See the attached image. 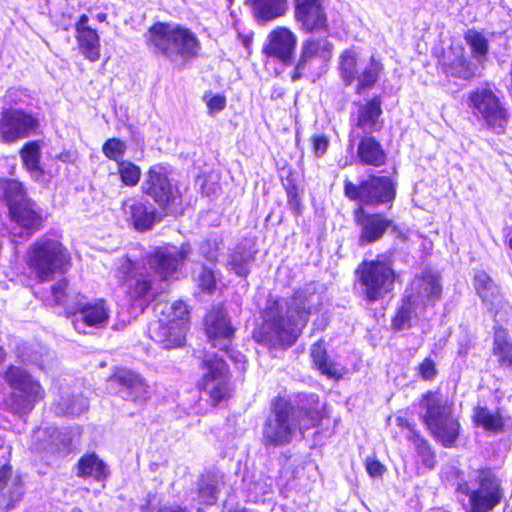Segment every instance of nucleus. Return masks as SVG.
Wrapping results in <instances>:
<instances>
[{"mask_svg":"<svg viewBox=\"0 0 512 512\" xmlns=\"http://www.w3.org/2000/svg\"><path fill=\"white\" fill-rule=\"evenodd\" d=\"M143 193L150 196L161 208H167L178 197V190L171 184L164 167H151L142 182Z\"/></svg>","mask_w":512,"mask_h":512,"instance_id":"obj_12","label":"nucleus"},{"mask_svg":"<svg viewBox=\"0 0 512 512\" xmlns=\"http://www.w3.org/2000/svg\"><path fill=\"white\" fill-rule=\"evenodd\" d=\"M357 156L364 165L379 167L386 161V154L380 142L374 137H363L357 147Z\"/></svg>","mask_w":512,"mask_h":512,"instance_id":"obj_32","label":"nucleus"},{"mask_svg":"<svg viewBox=\"0 0 512 512\" xmlns=\"http://www.w3.org/2000/svg\"><path fill=\"white\" fill-rule=\"evenodd\" d=\"M206 104L209 114L214 115L225 108L226 99L222 95H214L207 100Z\"/></svg>","mask_w":512,"mask_h":512,"instance_id":"obj_56","label":"nucleus"},{"mask_svg":"<svg viewBox=\"0 0 512 512\" xmlns=\"http://www.w3.org/2000/svg\"><path fill=\"white\" fill-rule=\"evenodd\" d=\"M109 383L124 400L142 404L149 398L148 385L144 379L130 370L117 371L110 377Z\"/></svg>","mask_w":512,"mask_h":512,"instance_id":"obj_17","label":"nucleus"},{"mask_svg":"<svg viewBox=\"0 0 512 512\" xmlns=\"http://www.w3.org/2000/svg\"><path fill=\"white\" fill-rule=\"evenodd\" d=\"M418 374L423 380H434L437 375L435 362L429 357L425 358L418 366Z\"/></svg>","mask_w":512,"mask_h":512,"instance_id":"obj_54","label":"nucleus"},{"mask_svg":"<svg viewBox=\"0 0 512 512\" xmlns=\"http://www.w3.org/2000/svg\"><path fill=\"white\" fill-rule=\"evenodd\" d=\"M181 323L177 325L170 320L159 319L151 324V338L166 349L181 346L187 331L186 326Z\"/></svg>","mask_w":512,"mask_h":512,"instance_id":"obj_25","label":"nucleus"},{"mask_svg":"<svg viewBox=\"0 0 512 512\" xmlns=\"http://www.w3.org/2000/svg\"><path fill=\"white\" fill-rule=\"evenodd\" d=\"M205 331L213 347L228 351L234 337V329L222 307H215L206 315Z\"/></svg>","mask_w":512,"mask_h":512,"instance_id":"obj_20","label":"nucleus"},{"mask_svg":"<svg viewBox=\"0 0 512 512\" xmlns=\"http://www.w3.org/2000/svg\"><path fill=\"white\" fill-rule=\"evenodd\" d=\"M474 113L479 114L490 127H503L506 112L501 107L498 98L488 89H478L469 96Z\"/></svg>","mask_w":512,"mask_h":512,"instance_id":"obj_19","label":"nucleus"},{"mask_svg":"<svg viewBox=\"0 0 512 512\" xmlns=\"http://www.w3.org/2000/svg\"><path fill=\"white\" fill-rule=\"evenodd\" d=\"M344 195L362 205L378 206L394 200L395 185L390 177L370 175L358 185L349 179L344 181Z\"/></svg>","mask_w":512,"mask_h":512,"instance_id":"obj_7","label":"nucleus"},{"mask_svg":"<svg viewBox=\"0 0 512 512\" xmlns=\"http://www.w3.org/2000/svg\"><path fill=\"white\" fill-rule=\"evenodd\" d=\"M311 404L301 406L298 410L283 398L272 403L271 412L266 418L262 429V443L266 447H280L292 442L297 431L317 426L322 420V412L318 407V397L310 396Z\"/></svg>","mask_w":512,"mask_h":512,"instance_id":"obj_2","label":"nucleus"},{"mask_svg":"<svg viewBox=\"0 0 512 512\" xmlns=\"http://www.w3.org/2000/svg\"><path fill=\"white\" fill-rule=\"evenodd\" d=\"M38 128V120L21 109L5 108L0 115V140L14 143L27 138Z\"/></svg>","mask_w":512,"mask_h":512,"instance_id":"obj_11","label":"nucleus"},{"mask_svg":"<svg viewBox=\"0 0 512 512\" xmlns=\"http://www.w3.org/2000/svg\"><path fill=\"white\" fill-rule=\"evenodd\" d=\"M408 438L412 441L415 451L421 458L422 463L429 469L434 468L436 464V456L429 443L416 432H412V435Z\"/></svg>","mask_w":512,"mask_h":512,"instance_id":"obj_45","label":"nucleus"},{"mask_svg":"<svg viewBox=\"0 0 512 512\" xmlns=\"http://www.w3.org/2000/svg\"><path fill=\"white\" fill-rule=\"evenodd\" d=\"M493 352L501 365L512 368V343L507 341L503 332L495 334Z\"/></svg>","mask_w":512,"mask_h":512,"instance_id":"obj_47","label":"nucleus"},{"mask_svg":"<svg viewBox=\"0 0 512 512\" xmlns=\"http://www.w3.org/2000/svg\"><path fill=\"white\" fill-rule=\"evenodd\" d=\"M122 208L125 215L129 217L133 227L138 231L150 230L156 221L155 210H148L144 203L135 198L125 200Z\"/></svg>","mask_w":512,"mask_h":512,"instance_id":"obj_29","label":"nucleus"},{"mask_svg":"<svg viewBox=\"0 0 512 512\" xmlns=\"http://www.w3.org/2000/svg\"><path fill=\"white\" fill-rule=\"evenodd\" d=\"M421 418L436 441L453 447L459 438L461 425L453 414L452 405L439 393L428 391L420 400Z\"/></svg>","mask_w":512,"mask_h":512,"instance_id":"obj_4","label":"nucleus"},{"mask_svg":"<svg viewBox=\"0 0 512 512\" xmlns=\"http://www.w3.org/2000/svg\"><path fill=\"white\" fill-rule=\"evenodd\" d=\"M80 53L89 61L96 62L100 58V37L95 29L76 33Z\"/></svg>","mask_w":512,"mask_h":512,"instance_id":"obj_34","label":"nucleus"},{"mask_svg":"<svg viewBox=\"0 0 512 512\" xmlns=\"http://www.w3.org/2000/svg\"><path fill=\"white\" fill-rule=\"evenodd\" d=\"M14 226L11 228L13 242H18L17 238L26 240L35 231H37L43 222L41 212L32 201L22 202L19 206L12 208L9 212Z\"/></svg>","mask_w":512,"mask_h":512,"instance_id":"obj_15","label":"nucleus"},{"mask_svg":"<svg viewBox=\"0 0 512 512\" xmlns=\"http://www.w3.org/2000/svg\"><path fill=\"white\" fill-rule=\"evenodd\" d=\"M77 469L78 476L93 477L97 481L105 479L108 475L106 464L95 453L82 456L78 461Z\"/></svg>","mask_w":512,"mask_h":512,"instance_id":"obj_33","label":"nucleus"},{"mask_svg":"<svg viewBox=\"0 0 512 512\" xmlns=\"http://www.w3.org/2000/svg\"><path fill=\"white\" fill-rule=\"evenodd\" d=\"M21 93L17 89H9L3 97V102L6 105L12 106L20 102Z\"/></svg>","mask_w":512,"mask_h":512,"instance_id":"obj_59","label":"nucleus"},{"mask_svg":"<svg viewBox=\"0 0 512 512\" xmlns=\"http://www.w3.org/2000/svg\"><path fill=\"white\" fill-rule=\"evenodd\" d=\"M354 220L360 229V245H368L380 240L393 225V221L383 214L368 213L362 206L354 210Z\"/></svg>","mask_w":512,"mask_h":512,"instance_id":"obj_16","label":"nucleus"},{"mask_svg":"<svg viewBox=\"0 0 512 512\" xmlns=\"http://www.w3.org/2000/svg\"><path fill=\"white\" fill-rule=\"evenodd\" d=\"M118 173L126 186H135L141 176L140 168L130 161H121L118 164Z\"/></svg>","mask_w":512,"mask_h":512,"instance_id":"obj_48","label":"nucleus"},{"mask_svg":"<svg viewBox=\"0 0 512 512\" xmlns=\"http://www.w3.org/2000/svg\"><path fill=\"white\" fill-rule=\"evenodd\" d=\"M441 69L447 76L471 80L477 75L478 67L466 59L462 48H451L443 57Z\"/></svg>","mask_w":512,"mask_h":512,"instance_id":"obj_26","label":"nucleus"},{"mask_svg":"<svg viewBox=\"0 0 512 512\" xmlns=\"http://www.w3.org/2000/svg\"><path fill=\"white\" fill-rule=\"evenodd\" d=\"M108 310L104 300L93 303H77L76 310L72 313V324L79 333H86V327L101 328L107 324Z\"/></svg>","mask_w":512,"mask_h":512,"instance_id":"obj_22","label":"nucleus"},{"mask_svg":"<svg viewBox=\"0 0 512 512\" xmlns=\"http://www.w3.org/2000/svg\"><path fill=\"white\" fill-rule=\"evenodd\" d=\"M466 43L469 45L474 58L481 61L486 57L489 45L486 37L475 29H468L464 35Z\"/></svg>","mask_w":512,"mask_h":512,"instance_id":"obj_44","label":"nucleus"},{"mask_svg":"<svg viewBox=\"0 0 512 512\" xmlns=\"http://www.w3.org/2000/svg\"><path fill=\"white\" fill-rule=\"evenodd\" d=\"M358 57L356 52L345 50L340 55L339 70L340 75L346 85H351L356 81L358 75Z\"/></svg>","mask_w":512,"mask_h":512,"instance_id":"obj_41","label":"nucleus"},{"mask_svg":"<svg viewBox=\"0 0 512 512\" xmlns=\"http://www.w3.org/2000/svg\"><path fill=\"white\" fill-rule=\"evenodd\" d=\"M309 67L310 66H304L302 69H299V62H298L296 67H295V72H294V74L292 76V80L293 81L298 80L304 74L306 69L309 68Z\"/></svg>","mask_w":512,"mask_h":512,"instance_id":"obj_64","label":"nucleus"},{"mask_svg":"<svg viewBox=\"0 0 512 512\" xmlns=\"http://www.w3.org/2000/svg\"><path fill=\"white\" fill-rule=\"evenodd\" d=\"M4 380L15 391L6 402L14 414H28L45 397V390L39 381L21 367L10 365L4 373Z\"/></svg>","mask_w":512,"mask_h":512,"instance_id":"obj_6","label":"nucleus"},{"mask_svg":"<svg viewBox=\"0 0 512 512\" xmlns=\"http://www.w3.org/2000/svg\"><path fill=\"white\" fill-rule=\"evenodd\" d=\"M296 43L297 38L291 30L286 27H277L269 33L264 52L269 57L276 58L284 64H290L294 56Z\"/></svg>","mask_w":512,"mask_h":512,"instance_id":"obj_24","label":"nucleus"},{"mask_svg":"<svg viewBox=\"0 0 512 512\" xmlns=\"http://www.w3.org/2000/svg\"><path fill=\"white\" fill-rule=\"evenodd\" d=\"M382 70V64L374 57H371L370 61L362 68L361 72H358L356 78L358 81L356 92L361 94L364 90L373 88Z\"/></svg>","mask_w":512,"mask_h":512,"instance_id":"obj_36","label":"nucleus"},{"mask_svg":"<svg viewBox=\"0 0 512 512\" xmlns=\"http://www.w3.org/2000/svg\"><path fill=\"white\" fill-rule=\"evenodd\" d=\"M333 45L326 38L309 37L301 47V55L299 58V69L304 66H312L315 62L324 64L330 60L332 56Z\"/></svg>","mask_w":512,"mask_h":512,"instance_id":"obj_27","label":"nucleus"},{"mask_svg":"<svg viewBox=\"0 0 512 512\" xmlns=\"http://www.w3.org/2000/svg\"><path fill=\"white\" fill-rule=\"evenodd\" d=\"M420 307H416L405 296L403 305L399 308L397 314L393 319V326L397 330L409 328L411 326V319L420 313Z\"/></svg>","mask_w":512,"mask_h":512,"instance_id":"obj_46","label":"nucleus"},{"mask_svg":"<svg viewBox=\"0 0 512 512\" xmlns=\"http://www.w3.org/2000/svg\"><path fill=\"white\" fill-rule=\"evenodd\" d=\"M295 18L306 32L327 31L322 0H295Z\"/></svg>","mask_w":512,"mask_h":512,"instance_id":"obj_23","label":"nucleus"},{"mask_svg":"<svg viewBox=\"0 0 512 512\" xmlns=\"http://www.w3.org/2000/svg\"><path fill=\"white\" fill-rule=\"evenodd\" d=\"M311 357L322 374L328 377H337L340 375L337 365L328 360L326 349L321 342H317L312 346Z\"/></svg>","mask_w":512,"mask_h":512,"instance_id":"obj_43","label":"nucleus"},{"mask_svg":"<svg viewBox=\"0 0 512 512\" xmlns=\"http://www.w3.org/2000/svg\"><path fill=\"white\" fill-rule=\"evenodd\" d=\"M321 303L322 296L312 284L289 299H269L262 313L263 322L253 331L254 340L270 347L293 345Z\"/></svg>","mask_w":512,"mask_h":512,"instance_id":"obj_1","label":"nucleus"},{"mask_svg":"<svg viewBox=\"0 0 512 512\" xmlns=\"http://www.w3.org/2000/svg\"><path fill=\"white\" fill-rule=\"evenodd\" d=\"M357 273L363 293L370 302L384 298L394 287L395 272L389 261H365L358 267Z\"/></svg>","mask_w":512,"mask_h":512,"instance_id":"obj_8","label":"nucleus"},{"mask_svg":"<svg viewBox=\"0 0 512 512\" xmlns=\"http://www.w3.org/2000/svg\"><path fill=\"white\" fill-rule=\"evenodd\" d=\"M127 146L124 141L118 138H110L108 139L102 147L103 154L119 164V162L124 161L123 156L126 152Z\"/></svg>","mask_w":512,"mask_h":512,"instance_id":"obj_49","label":"nucleus"},{"mask_svg":"<svg viewBox=\"0 0 512 512\" xmlns=\"http://www.w3.org/2000/svg\"><path fill=\"white\" fill-rule=\"evenodd\" d=\"M24 482L21 474L11 465L0 467V509L9 511L16 507L24 496Z\"/></svg>","mask_w":512,"mask_h":512,"instance_id":"obj_21","label":"nucleus"},{"mask_svg":"<svg viewBox=\"0 0 512 512\" xmlns=\"http://www.w3.org/2000/svg\"><path fill=\"white\" fill-rule=\"evenodd\" d=\"M220 476L214 472H206L198 480V496L204 504L216 503L219 492Z\"/></svg>","mask_w":512,"mask_h":512,"instance_id":"obj_35","label":"nucleus"},{"mask_svg":"<svg viewBox=\"0 0 512 512\" xmlns=\"http://www.w3.org/2000/svg\"><path fill=\"white\" fill-rule=\"evenodd\" d=\"M166 320L172 321V323L179 324V322H182L181 325L186 326V329H188V321H189V312L187 310V306L182 301H176L169 307V313Z\"/></svg>","mask_w":512,"mask_h":512,"instance_id":"obj_51","label":"nucleus"},{"mask_svg":"<svg viewBox=\"0 0 512 512\" xmlns=\"http://www.w3.org/2000/svg\"><path fill=\"white\" fill-rule=\"evenodd\" d=\"M128 257H122L116 268V278L126 287V294L131 305L141 312L150 301L152 281L150 275L143 272Z\"/></svg>","mask_w":512,"mask_h":512,"instance_id":"obj_9","label":"nucleus"},{"mask_svg":"<svg viewBox=\"0 0 512 512\" xmlns=\"http://www.w3.org/2000/svg\"><path fill=\"white\" fill-rule=\"evenodd\" d=\"M203 363L206 368V373L202 380L203 389L216 404L223 400L229 392L228 367L217 356L206 358Z\"/></svg>","mask_w":512,"mask_h":512,"instance_id":"obj_14","label":"nucleus"},{"mask_svg":"<svg viewBox=\"0 0 512 512\" xmlns=\"http://www.w3.org/2000/svg\"><path fill=\"white\" fill-rule=\"evenodd\" d=\"M254 262V255L244 247H237L230 255L228 266L236 275L246 277Z\"/></svg>","mask_w":512,"mask_h":512,"instance_id":"obj_38","label":"nucleus"},{"mask_svg":"<svg viewBox=\"0 0 512 512\" xmlns=\"http://www.w3.org/2000/svg\"><path fill=\"white\" fill-rule=\"evenodd\" d=\"M3 198L9 208V212L12 208H15L22 204V202H26L31 200L26 193V189L23 184L17 180H6L2 184Z\"/></svg>","mask_w":512,"mask_h":512,"instance_id":"obj_39","label":"nucleus"},{"mask_svg":"<svg viewBox=\"0 0 512 512\" xmlns=\"http://www.w3.org/2000/svg\"><path fill=\"white\" fill-rule=\"evenodd\" d=\"M21 159L25 168L30 172L34 179H39L43 170L40 167V147L35 141L25 144L20 152Z\"/></svg>","mask_w":512,"mask_h":512,"instance_id":"obj_37","label":"nucleus"},{"mask_svg":"<svg viewBox=\"0 0 512 512\" xmlns=\"http://www.w3.org/2000/svg\"><path fill=\"white\" fill-rule=\"evenodd\" d=\"M259 23L271 22L285 15L288 0H246Z\"/></svg>","mask_w":512,"mask_h":512,"instance_id":"obj_30","label":"nucleus"},{"mask_svg":"<svg viewBox=\"0 0 512 512\" xmlns=\"http://www.w3.org/2000/svg\"><path fill=\"white\" fill-rule=\"evenodd\" d=\"M88 21H89L88 16L86 14H82L75 24V32L79 33L80 31H86V30L92 29L91 27H89L87 25Z\"/></svg>","mask_w":512,"mask_h":512,"instance_id":"obj_60","label":"nucleus"},{"mask_svg":"<svg viewBox=\"0 0 512 512\" xmlns=\"http://www.w3.org/2000/svg\"><path fill=\"white\" fill-rule=\"evenodd\" d=\"M28 266L40 281L66 273L71 266L68 250L57 240L42 237L28 251Z\"/></svg>","mask_w":512,"mask_h":512,"instance_id":"obj_5","label":"nucleus"},{"mask_svg":"<svg viewBox=\"0 0 512 512\" xmlns=\"http://www.w3.org/2000/svg\"><path fill=\"white\" fill-rule=\"evenodd\" d=\"M199 287L203 291L211 292L215 288V277L211 269L202 266L196 276Z\"/></svg>","mask_w":512,"mask_h":512,"instance_id":"obj_52","label":"nucleus"},{"mask_svg":"<svg viewBox=\"0 0 512 512\" xmlns=\"http://www.w3.org/2000/svg\"><path fill=\"white\" fill-rule=\"evenodd\" d=\"M190 253L189 244L158 247L148 257V264L162 279H167L177 271Z\"/></svg>","mask_w":512,"mask_h":512,"instance_id":"obj_13","label":"nucleus"},{"mask_svg":"<svg viewBox=\"0 0 512 512\" xmlns=\"http://www.w3.org/2000/svg\"><path fill=\"white\" fill-rule=\"evenodd\" d=\"M365 466L368 474L372 477H379L386 471L385 466L374 458H367Z\"/></svg>","mask_w":512,"mask_h":512,"instance_id":"obj_57","label":"nucleus"},{"mask_svg":"<svg viewBox=\"0 0 512 512\" xmlns=\"http://www.w3.org/2000/svg\"><path fill=\"white\" fill-rule=\"evenodd\" d=\"M473 421L477 426L491 432H499L503 428L501 415L490 411L487 407H476L473 413Z\"/></svg>","mask_w":512,"mask_h":512,"instance_id":"obj_40","label":"nucleus"},{"mask_svg":"<svg viewBox=\"0 0 512 512\" xmlns=\"http://www.w3.org/2000/svg\"><path fill=\"white\" fill-rule=\"evenodd\" d=\"M68 288L67 279L63 278L51 286V296L56 305H65L66 291Z\"/></svg>","mask_w":512,"mask_h":512,"instance_id":"obj_53","label":"nucleus"},{"mask_svg":"<svg viewBox=\"0 0 512 512\" xmlns=\"http://www.w3.org/2000/svg\"><path fill=\"white\" fill-rule=\"evenodd\" d=\"M157 512H190L186 507L178 505L163 506Z\"/></svg>","mask_w":512,"mask_h":512,"instance_id":"obj_61","label":"nucleus"},{"mask_svg":"<svg viewBox=\"0 0 512 512\" xmlns=\"http://www.w3.org/2000/svg\"><path fill=\"white\" fill-rule=\"evenodd\" d=\"M149 49L175 65H184L196 57L201 46L196 35L179 24L156 22L147 34Z\"/></svg>","mask_w":512,"mask_h":512,"instance_id":"obj_3","label":"nucleus"},{"mask_svg":"<svg viewBox=\"0 0 512 512\" xmlns=\"http://www.w3.org/2000/svg\"><path fill=\"white\" fill-rule=\"evenodd\" d=\"M88 408V401L81 395L78 396H61L55 405L57 414H66L77 416L85 412Z\"/></svg>","mask_w":512,"mask_h":512,"instance_id":"obj_42","label":"nucleus"},{"mask_svg":"<svg viewBox=\"0 0 512 512\" xmlns=\"http://www.w3.org/2000/svg\"><path fill=\"white\" fill-rule=\"evenodd\" d=\"M396 422H397L398 426L409 429L410 430V435H412V432H415L412 429L411 424L409 423V421L406 418L397 417Z\"/></svg>","mask_w":512,"mask_h":512,"instance_id":"obj_63","label":"nucleus"},{"mask_svg":"<svg viewBox=\"0 0 512 512\" xmlns=\"http://www.w3.org/2000/svg\"><path fill=\"white\" fill-rule=\"evenodd\" d=\"M222 244L223 241L220 237L210 236L200 244L199 251L208 261L214 262L217 260Z\"/></svg>","mask_w":512,"mask_h":512,"instance_id":"obj_50","label":"nucleus"},{"mask_svg":"<svg viewBox=\"0 0 512 512\" xmlns=\"http://www.w3.org/2000/svg\"><path fill=\"white\" fill-rule=\"evenodd\" d=\"M288 206L295 215L301 213V200L295 191L288 192Z\"/></svg>","mask_w":512,"mask_h":512,"instance_id":"obj_58","label":"nucleus"},{"mask_svg":"<svg viewBox=\"0 0 512 512\" xmlns=\"http://www.w3.org/2000/svg\"><path fill=\"white\" fill-rule=\"evenodd\" d=\"M474 286L487 309L497 314L498 309L504 305L499 286L484 271H479L475 274Z\"/></svg>","mask_w":512,"mask_h":512,"instance_id":"obj_28","label":"nucleus"},{"mask_svg":"<svg viewBox=\"0 0 512 512\" xmlns=\"http://www.w3.org/2000/svg\"><path fill=\"white\" fill-rule=\"evenodd\" d=\"M416 307L423 311L428 306H433L441 296L439 279L431 272L416 276L405 295Z\"/></svg>","mask_w":512,"mask_h":512,"instance_id":"obj_18","label":"nucleus"},{"mask_svg":"<svg viewBox=\"0 0 512 512\" xmlns=\"http://www.w3.org/2000/svg\"><path fill=\"white\" fill-rule=\"evenodd\" d=\"M311 145L314 155L322 157L329 147V139L324 134H315L311 137Z\"/></svg>","mask_w":512,"mask_h":512,"instance_id":"obj_55","label":"nucleus"},{"mask_svg":"<svg viewBox=\"0 0 512 512\" xmlns=\"http://www.w3.org/2000/svg\"><path fill=\"white\" fill-rule=\"evenodd\" d=\"M381 115V100L379 97H374L363 104H359L356 126L365 133L379 131L381 129L379 121Z\"/></svg>","mask_w":512,"mask_h":512,"instance_id":"obj_31","label":"nucleus"},{"mask_svg":"<svg viewBox=\"0 0 512 512\" xmlns=\"http://www.w3.org/2000/svg\"><path fill=\"white\" fill-rule=\"evenodd\" d=\"M56 439L62 443V447H57L56 451L59 453L64 452L68 448L70 440L63 437L60 433L57 435Z\"/></svg>","mask_w":512,"mask_h":512,"instance_id":"obj_62","label":"nucleus"},{"mask_svg":"<svg viewBox=\"0 0 512 512\" xmlns=\"http://www.w3.org/2000/svg\"><path fill=\"white\" fill-rule=\"evenodd\" d=\"M478 488L470 489L464 482L458 485L457 490L469 496V512H488L500 503L502 489L500 480L490 469L478 471Z\"/></svg>","mask_w":512,"mask_h":512,"instance_id":"obj_10","label":"nucleus"}]
</instances>
